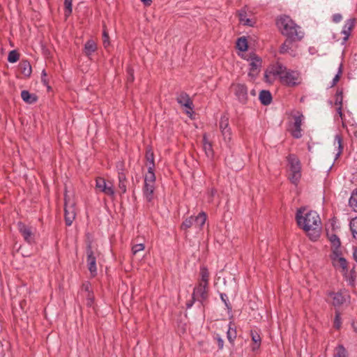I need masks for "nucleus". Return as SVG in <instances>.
<instances>
[{
  "label": "nucleus",
  "instance_id": "f257e3e1",
  "mask_svg": "<svg viewBox=\"0 0 357 357\" xmlns=\"http://www.w3.org/2000/svg\"><path fill=\"white\" fill-rule=\"evenodd\" d=\"M305 208H298L296 213V220L299 228L303 229L312 241L320 236L321 219L314 211L305 213Z\"/></svg>",
  "mask_w": 357,
  "mask_h": 357
},
{
  "label": "nucleus",
  "instance_id": "f03ea898",
  "mask_svg": "<svg viewBox=\"0 0 357 357\" xmlns=\"http://www.w3.org/2000/svg\"><path fill=\"white\" fill-rule=\"evenodd\" d=\"M276 26L280 33L289 38L301 40L303 38V33L298 31L300 26L288 15H280L276 20Z\"/></svg>",
  "mask_w": 357,
  "mask_h": 357
},
{
  "label": "nucleus",
  "instance_id": "7ed1b4c3",
  "mask_svg": "<svg viewBox=\"0 0 357 357\" xmlns=\"http://www.w3.org/2000/svg\"><path fill=\"white\" fill-rule=\"evenodd\" d=\"M287 160L291 172L289 179L292 183L296 185L301 177V165L300 160L295 154H289L287 157Z\"/></svg>",
  "mask_w": 357,
  "mask_h": 357
},
{
  "label": "nucleus",
  "instance_id": "20e7f679",
  "mask_svg": "<svg viewBox=\"0 0 357 357\" xmlns=\"http://www.w3.org/2000/svg\"><path fill=\"white\" fill-rule=\"evenodd\" d=\"M230 90L236 97V100L241 105H246L248 102V89L245 84L233 83Z\"/></svg>",
  "mask_w": 357,
  "mask_h": 357
},
{
  "label": "nucleus",
  "instance_id": "39448f33",
  "mask_svg": "<svg viewBox=\"0 0 357 357\" xmlns=\"http://www.w3.org/2000/svg\"><path fill=\"white\" fill-rule=\"evenodd\" d=\"M300 73L298 71L289 70L280 79V82L287 86L294 87L298 85L300 82Z\"/></svg>",
  "mask_w": 357,
  "mask_h": 357
},
{
  "label": "nucleus",
  "instance_id": "423d86ee",
  "mask_svg": "<svg viewBox=\"0 0 357 357\" xmlns=\"http://www.w3.org/2000/svg\"><path fill=\"white\" fill-rule=\"evenodd\" d=\"M326 295L332 299V305L337 309V307H340L344 305L349 298L346 291L340 290L337 292L335 291H327Z\"/></svg>",
  "mask_w": 357,
  "mask_h": 357
},
{
  "label": "nucleus",
  "instance_id": "0eeeda50",
  "mask_svg": "<svg viewBox=\"0 0 357 357\" xmlns=\"http://www.w3.org/2000/svg\"><path fill=\"white\" fill-rule=\"evenodd\" d=\"M192 296L197 299L202 306H204L208 298V286L198 283L194 287Z\"/></svg>",
  "mask_w": 357,
  "mask_h": 357
},
{
  "label": "nucleus",
  "instance_id": "6e6552de",
  "mask_svg": "<svg viewBox=\"0 0 357 357\" xmlns=\"http://www.w3.org/2000/svg\"><path fill=\"white\" fill-rule=\"evenodd\" d=\"M17 228L24 241L29 245H32L36 243L35 234L33 231L32 227L28 226L22 222H19L17 223Z\"/></svg>",
  "mask_w": 357,
  "mask_h": 357
},
{
  "label": "nucleus",
  "instance_id": "1a4fd4ad",
  "mask_svg": "<svg viewBox=\"0 0 357 357\" xmlns=\"http://www.w3.org/2000/svg\"><path fill=\"white\" fill-rule=\"evenodd\" d=\"M86 254L89 271L93 275H96L97 273L96 257L94 255L91 242H89L86 245Z\"/></svg>",
  "mask_w": 357,
  "mask_h": 357
},
{
  "label": "nucleus",
  "instance_id": "9d476101",
  "mask_svg": "<svg viewBox=\"0 0 357 357\" xmlns=\"http://www.w3.org/2000/svg\"><path fill=\"white\" fill-rule=\"evenodd\" d=\"M342 255H333L331 256L333 265L337 268L341 269V272L344 277L348 274V261L342 256Z\"/></svg>",
  "mask_w": 357,
  "mask_h": 357
},
{
  "label": "nucleus",
  "instance_id": "9b49d317",
  "mask_svg": "<svg viewBox=\"0 0 357 357\" xmlns=\"http://www.w3.org/2000/svg\"><path fill=\"white\" fill-rule=\"evenodd\" d=\"M75 204L69 203L65 197L64 203V219L66 226H70L75 218Z\"/></svg>",
  "mask_w": 357,
  "mask_h": 357
},
{
  "label": "nucleus",
  "instance_id": "f8f14e48",
  "mask_svg": "<svg viewBox=\"0 0 357 357\" xmlns=\"http://www.w3.org/2000/svg\"><path fill=\"white\" fill-rule=\"evenodd\" d=\"M296 114H297L294 116V122L293 124V128L291 129L290 132L294 138L300 139L302 137L301 125L304 116L299 112H297Z\"/></svg>",
  "mask_w": 357,
  "mask_h": 357
},
{
  "label": "nucleus",
  "instance_id": "ddd939ff",
  "mask_svg": "<svg viewBox=\"0 0 357 357\" xmlns=\"http://www.w3.org/2000/svg\"><path fill=\"white\" fill-rule=\"evenodd\" d=\"M249 66L248 76L252 79H255L260 72L261 59L258 56L253 54V56H251V61Z\"/></svg>",
  "mask_w": 357,
  "mask_h": 357
},
{
  "label": "nucleus",
  "instance_id": "4468645a",
  "mask_svg": "<svg viewBox=\"0 0 357 357\" xmlns=\"http://www.w3.org/2000/svg\"><path fill=\"white\" fill-rule=\"evenodd\" d=\"M96 188L105 193L107 195L113 197L114 195V190L112 184L107 185L106 180L102 177H98L96 179Z\"/></svg>",
  "mask_w": 357,
  "mask_h": 357
},
{
  "label": "nucleus",
  "instance_id": "2eb2a0df",
  "mask_svg": "<svg viewBox=\"0 0 357 357\" xmlns=\"http://www.w3.org/2000/svg\"><path fill=\"white\" fill-rule=\"evenodd\" d=\"M327 236L331 243L332 252L333 255H342L340 250L341 242L339 237L335 234L327 233Z\"/></svg>",
  "mask_w": 357,
  "mask_h": 357
},
{
  "label": "nucleus",
  "instance_id": "dca6fc26",
  "mask_svg": "<svg viewBox=\"0 0 357 357\" xmlns=\"http://www.w3.org/2000/svg\"><path fill=\"white\" fill-rule=\"evenodd\" d=\"M176 100L178 104L188 109H193V103L189 95L185 92H181L177 97Z\"/></svg>",
  "mask_w": 357,
  "mask_h": 357
},
{
  "label": "nucleus",
  "instance_id": "f3484780",
  "mask_svg": "<svg viewBox=\"0 0 357 357\" xmlns=\"http://www.w3.org/2000/svg\"><path fill=\"white\" fill-rule=\"evenodd\" d=\"M155 184L144 183L143 195L148 202H151L154 199Z\"/></svg>",
  "mask_w": 357,
  "mask_h": 357
},
{
  "label": "nucleus",
  "instance_id": "a211bd4d",
  "mask_svg": "<svg viewBox=\"0 0 357 357\" xmlns=\"http://www.w3.org/2000/svg\"><path fill=\"white\" fill-rule=\"evenodd\" d=\"M355 26V19H349L343 26L342 33L344 35L343 40L347 41Z\"/></svg>",
  "mask_w": 357,
  "mask_h": 357
},
{
  "label": "nucleus",
  "instance_id": "6ab92c4d",
  "mask_svg": "<svg viewBox=\"0 0 357 357\" xmlns=\"http://www.w3.org/2000/svg\"><path fill=\"white\" fill-rule=\"evenodd\" d=\"M203 149L208 159L212 160L214 156V151L213 149L212 144L208 141L206 135H203Z\"/></svg>",
  "mask_w": 357,
  "mask_h": 357
},
{
  "label": "nucleus",
  "instance_id": "aec40b11",
  "mask_svg": "<svg viewBox=\"0 0 357 357\" xmlns=\"http://www.w3.org/2000/svg\"><path fill=\"white\" fill-rule=\"evenodd\" d=\"M98 49L97 44L93 39L88 40L84 44V53L89 57L93 53H94Z\"/></svg>",
  "mask_w": 357,
  "mask_h": 357
},
{
  "label": "nucleus",
  "instance_id": "412c9836",
  "mask_svg": "<svg viewBox=\"0 0 357 357\" xmlns=\"http://www.w3.org/2000/svg\"><path fill=\"white\" fill-rule=\"evenodd\" d=\"M220 129L225 137H230L231 130L229 127V118L223 116L220 121Z\"/></svg>",
  "mask_w": 357,
  "mask_h": 357
},
{
  "label": "nucleus",
  "instance_id": "4be33fe9",
  "mask_svg": "<svg viewBox=\"0 0 357 357\" xmlns=\"http://www.w3.org/2000/svg\"><path fill=\"white\" fill-rule=\"evenodd\" d=\"M19 70L25 77H30L32 73L31 66L27 60H22L19 63Z\"/></svg>",
  "mask_w": 357,
  "mask_h": 357
},
{
  "label": "nucleus",
  "instance_id": "5701e85b",
  "mask_svg": "<svg viewBox=\"0 0 357 357\" xmlns=\"http://www.w3.org/2000/svg\"><path fill=\"white\" fill-rule=\"evenodd\" d=\"M250 336L252 338V341L253 342V344L252 345V351H255L259 349L261 346V338L259 333L255 330L250 331Z\"/></svg>",
  "mask_w": 357,
  "mask_h": 357
},
{
  "label": "nucleus",
  "instance_id": "b1692460",
  "mask_svg": "<svg viewBox=\"0 0 357 357\" xmlns=\"http://www.w3.org/2000/svg\"><path fill=\"white\" fill-rule=\"evenodd\" d=\"M22 99L27 104H33L38 101V96L35 93H31L26 90L21 92Z\"/></svg>",
  "mask_w": 357,
  "mask_h": 357
},
{
  "label": "nucleus",
  "instance_id": "393cba45",
  "mask_svg": "<svg viewBox=\"0 0 357 357\" xmlns=\"http://www.w3.org/2000/svg\"><path fill=\"white\" fill-rule=\"evenodd\" d=\"M259 99L263 105H268L272 102V96L269 91L261 90L259 93Z\"/></svg>",
  "mask_w": 357,
  "mask_h": 357
},
{
  "label": "nucleus",
  "instance_id": "a878e982",
  "mask_svg": "<svg viewBox=\"0 0 357 357\" xmlns=\"http://www.w3.org/2000/svg\"><path fill=\"white\" fill-rule=\"evenodd\" d=\"M333 357H349V354L344 346L342 344H340L335 347Z\"/></svg>",
  "mask_w": 357,
  "mask_h": 357
},
{
  "label": "nucleus",
  "instance_id": "bb28decb",
  "mask_svg": "<svg viewBox=\"0 0 357 357\" xmlns=\"http://www.w3.org/2000/svg\"><path fill=\"white\" fill-rule=\"evenodd\" d=\"M301 40H296L295 38H287V39L284 40V42L281 45L280 47V54H285L289 52L292 47V43L294 42L300 41Z\"/></svg>",
  "mask_w": 357,
  "mask_h": 357
},
{
  "label": "nucleus",
  "instance_id": "cd10ccee",
  "mask_svg": "<svg viewBox=\"0 0 357 357\" xmlns=\"http://www.w3.org/2000/svg\"><path fill=\"white\" fill-rule=\"evenodd\" d=\"M238 18L240 22L243 25L253 26L254 22L251 19L247 17V12L244 8L238 11Z\"/></svg>",
  "mask_w": 357,
  "mask_h": 357
},
{
  "label": "nucleus",
  "instance_id": "c85d7f7f",
  "mask_svg": "<svg viewBox=\"0 0 357 357\" xmlns=\"http://www.w3.org/2000/svg\"><path fill=\"white\" fill-rule=\"evenodd\" d=\"M155 168L153 167H148V172L144 175V183L155 184V174L154 172Z\"/></svg>",
  "mask_w": 357,
  "mask_h": 357
},
{
  "label": "nucleus",
  "instance_id": "c756f323",
  "mask_svg": "<svg viewBox=\"0 0 357 357\" xmlns=\"http://www.w3.org/2000/svg\"><path fill=\"white\" fill-rule=\"evenodd\" d=\"M199 274L201 276V279L199 281V283L208 286L209 272L208 268L204 266H201Z\"/></svg>",
  "mask_w": 357,
  "mask_h": 357
},
{
  "label": "nucleus",
  "instance_id": "7c9ffc66",
  "mask_svg": "<svg viewBox=\"0 0 357 357\" xmlns=\"http://www.w3.org/2000/svg\"><path fill=\"white\" fill-rule=\"evenodd\" d=\"M145 158L149 162V167H153V168H155L154 153L151 146H147L146 148Z\"/></svg>",
  "mask_w": 357,
  "mask_h": 357
},
{
  "label": "nucleus",
  "instance_id": "2f4dec72",
  "mask_svg": "<svg viewBox=\"0 0 357 357\" xmlns=\"http://www.w3.org/2000/svg\"><path fill=\"white\" fill-rule=\"evenodd\" d=\"M289 70L282 65L281 63H278L272 70V73L274 75L279 76L280 79Z\"/></svg>",
  "mask_w": 357,
  "mask_h": 357
},
{
  "label": "nucleus",
  "instance_id": "473e14b6",
  "mask_svg": "<svg viewBox=\"0 0 357 357\" xmlns=\"http://www.w3.org/2000/svg\"><path fill=\"white\" fill-rule=\"evenodd\" d=\"M234 325L232 322H230L229 324V328L227 332V337L228 341L232 344H234V341L236 338V330L235 328H232L231 326Z\"/></svg>",
  "mask_w": 357,
  "mask_h": 357
},
{
  "label": "nucleus",
  "instance_id": "72a5a7b5",
  "mask_svg": "<svg viewBox=\"0 0 357 357\" xmlns=\"http://www.w3.org/2000/svg\"><path fill=\"white\" fill-rule=\"evenodd\" d=\"M349 204L355 212H357V188L354 189L349 200Z\"/></svg>",
  "mask_w": 357,
  "mask_h": 357
},
{
  "label": "nucleus",
  "instance_id": "f704fd0d",
  "mask_svg": "<svg viewBox=\"0 0 357 357\" xmlns=\"http://www.w3.org/2000/svg\"><path fill=\"white\" fill-rule=\"evenodd\" d=\"M236 47L241 52H245L248 50V45L245 37H241L237 39Z\"/></svg>",
  "mask_w": 357,
  "mask_h": 357
},
{
  "label": "nucleus",
  "instance_id": "c9c22d12",
  "mask_svg": "<svg viewBox=\"0 0 357 357\" xmlns=\"http://www.w3.org/2000/svg\"><path fill=\"white\" fill-rule=\"evenodd\" d=\"M333 327L336 330H340L342 327L341 313L338 309H335V317L333 320Z\"/></svg>",
  "mask_w": 357,
  "mask_h": 357
},
{
  "label": "nucleus",
  "instance_id": "e433bc0d",
  "mask_svg": "<svg viewBox=\"0 0 357 357\" xmlns=\"http://www.w3.org/2000/svg\"><path fill=\"white\" fill-rule=\"evenodd\" d=\"M206 218V214L204 212H201L197 216L194 217V223L202 227L205 224Z\"/></svg>",
  "mask_w": 357,
  "mask_h": 357
},
{
  "label": "nucleus",
  "instance_id": "4c0bfd02",
  "mask_svg": "<svg viewBox=\"0 0 357 357\" xmlns=\"http://www.w3.org/2000/svg\"><path fill=\"white\" fill-rule=\"evenodd\" d=\"M336 143L338 145V152L336 154V158H337L342 154L343 151L342 137L340 135H335L334 144H335Z\"/></svg>",
  "mask_w": 357,
  "mask_h": 357
},
{
  "label": "nucleus",
  "instance_id": "58836bf2",
  "mask_svg": "<svg viewBox=\"0 0 357 357\" xmlns=\"http://www.w3.org/2000/svg\"><path fill=\"white\" fill-rule=\"evenodd\" d=\"M194 224V217L190 216L188 218H186L183 222H182L181 225V229L182 230L186 231L188 229L190 228L192 225Z\"/></svg>",
  "mask_w": 357,
  "mask_h": 357
},
{
  "label": "nucleus",
  "instance_id": "ea45409f",
  "mask_svg": "<svg viewBox=\"0 0 357 357\" xmlns=\"http://www.w3.org/2000/svg\"><path fill=\"white\" fill-rule=\"evenodd\" d=\"M20 59V53L14 50H11L9 53H8V62L10 63H15L17 62Z\"/></svg>",
  "mask_w": 357,
  "mask_h": 357
},
{
  "label": "nucleus",
  "instance_id": "a19ab883",
  "mask_svg": "<svg viewBox=\"0 0 357 357\" xmlns=\"http://www.w3.org/2000/svg\"><path fill=\"white\" fill-rule=\"evenodd\" d=\"M72 3L73 0H64V14L66 17H69L73 12V7H72Z\"/></svg>",
  "mask_w": 357,
  "mask_h": 357
},
{
  "label": "nucleus",
  "instance_id": "79ce46f5",
  "mask_svg": "<svg viewBox=\"0 0 357 357\" xmlns=\"http://www.w3.org/2000/svg\"><path fill=\"white\" fill-rule=\"evenodd\" d=\"M351 231L353 237L357 239V217L351 220L349 223Z\"/></svg>",
  "mask_w": 357,
  "mask_h": 357
},
{
  "label": "nucleus",
  "instance_id": "37998d69",
  "mask_svg": "<svg viewBox=\"0 0 357 357\" xmlns=\"http://www.w3.org/2000/svg\"><path fill=\"white\" fill-rule=\"evenodd\" d=\"M102 43L105 48L110 45L109 33L105 24L103 25L102 30Z\"/></svg>",
  "mask_w": 357,
  "mask_h": 357
},
{
  "label": "nucleus",
  "instance_id": "c03bdc74",
  "mask_svg": "<svg viewBox=\"0 0 357 357\" xmlns=\"http://www.w3.org/2000/svg\"><path fill=\"white\" fill-rule=\"evenodd\" d=\"M343 91L342 89H337L335 93V104L337 106H342Z\"/></svg>",
  "mask_w": 357,
  "mask_h": 357
},
{
  "label": "nucleus",
  "instance_id": "a18cd8bd",
  "mask_svg": "<svg viewBox=\"0 0 357 357\" xmlns=\"http://www.w3.org/2000/svg\"><path fill=\"white\" fill-rule=\"evenodd\" d=\"M220 296L222 301L225 303L228 311L229 312L231 311L232 306L229 301L227 295L225 293H220Z\"/></svg>",
  "mask_w": 357,
  "mask_h": 357
},
{
  "label": "nucleus",
  "instance_id": "49530a36",
  "mask_svg": "<svg viewBox=\"0 0 357 357\" xmlns=\"http://www.w3.org/2000/svg\"><path fill=\"white\" fill-rule=\"evenodd\" d=\"M342 73V65L340 64L339 66V68H338L337 73L335 75V76L333 79L332 84L331 86V87H333L334 86H335L337 84V83L339 82V80L340 79Z\"/></svg>",
  "mask_w": 357,
  "mask_h": 357
},
{
  "label": "nucleus",
  "instance_id": "de8ad7c7",
  "mask_svg": "<svg viewBox=\"0 0 357 357\" xmlns=\"http://www.w3.org/2000/svg\"><path fill=\"white\" fill-rule=\"evenodd\" d=\"M126 72H127V75H128L127 82H130V83L133 82L135 80L134 69L132 67L128 66L126 69Z\"/></svg>",
  "mask_w": 357,
  "mask_h": 357
},
{
  "label": "nucleus",
  "instance_id": "09e8293b",
  "mask_svg": "<svg viewBox=\"0 0 357 357\" xmlns=\"http://www.w3.org/2000/svg\"><path fill=\"white\" fill-rule=\"evenodd\" d=\"M86 305L88 307H91L95 301V296H94L93 292L87 294V295L86 296Z\"/></svg>",
  "mask_w": 357,
  "mask_h": 357
},
{
  "label": "nucleus",
  "instance_id": "8fccbe9b",
  "mask_svg": "<svg viewBox=\"0 0 357 357\" xmlns=\"http://www.w3.org/2000/svg\"><path fill=\"white\" fill-rule=\"evenodd\" d=\"M144 249V245L143 243L136 244L132 246V252L133 255H136L138 252L142 251Z\"/></svg>",
  "mask_w": 357,
  "mask_h": 357
},
{
  "label": "nucleus",
  "instance_id": "3c124183",
  "mask_svg": "<svg viewBox=\"0 0 357 357\" xmlns=\"http://www.w3.org/2000/svg\"><path fill=\"white\" fill-rule=\"evenodd\" d=\"M207 194H208V202H213V197L217 194V190L215 188H211V189H209L208 190Z\"/></svg>",
  "mask_w": 357,
  "mask_h": 357
},
{
  "label": "nucleus",
  "instance_id": "603ef678",
  "mask_svg": "<svg viewBox=\"0 0 357 357\" xmlns=\"http://www.w3.org/2000/svg\"><path fill=\"white\" fill-rule=\"evenodd\" d=\"M214 338L218 342V349L222 350L224 347V340L218 334H217Z\"/></svg>",
  "mask_w": 357,
  "mask_h": 357
},
{
  "label": "nucleus",
  "instance_id": "864d4df0",
  "mask_svg": "<svg viewBox=\"0 0 357 357\" xmlns=\"http://www.w3.org/2000/svg\"><path fill=\"white\" fill-rule=\"evenodd\" d=\"M47 74L45 70H43L41 74V82L44 84V85L47 86V89L50 90L51 87L48 86V82L46 79Z\"/></svg>",
  "mask_w": 357,
  "mask_h": 357
},
{
  "label": "nucleus",
  "instance_id": "5fc2aeb1",
  "mask_svg": "<svg viewBox=\"0 0 357 357\" xmlns=\"http://www.w3.org/2000/svg\"><path fill=\"white\" fill-rule=\"evenodd\" d=\"M119 188L121 190V194H124L126 192V181H121L119 182Z\"/></svg>",
  "mask_w": 357,
  "mask_h": 357
},
{
  "label": "nucleus",
  "instance_id": "6e6d98bb",
  "mask_svg": "<svg viewBox=\"0 0 357 357\" xmlns=\"http://www.w3.org/2000/svg\"><path fill=\"white\" fill-rule=\"evenodd\" d=\"M356 277V271L354 270V268H353L350 272L349 273L348 272V274H347V277H346L347 278H349L350 280H351L352 282L354 281L355 278Z\"/></svg>",
  "mask_w": 357,
  "mask_h": 357
},
{
  "label": "nucleus",
  "instance_id": "4d7b16f0",
  "mask_svg": "<svg viewBox=\"0 0 357 357\" xmlns=\"http://www.w3.org/2000/svg\"><path fill=\"white\" fill-rule=\"evenodd\" d=\"M195 301H197V299L193 296H192L191 299L186 303V307L188 309L191 308L194 303H195Z\"/></svg>",
  "mask_w": 357,
  "mask_h": 357
},
{
  "label": "nucleus",
  "instance_id": "13d9d810",
  "mask_svg": "<svg viewBox=\"0 0 357 357\" xmlns=\"http://www.w3.org/2000/svg\"><path fill=\"white\" fill-rule=\"evenodd\" d=\"M332 18H333V21L335 23H338L342 20V16L340 13H336L333 15Z\"/></svg>",
  "mask_w": 357,
  "mask_h": 357
},
{
  "label": "nucleus",
  "instance_id": "bf43d9fd",
  "mask_svg": "<svg viewBox=\"0 0 357 357\" xmlns=\"http://www.w3.org/2000/svg\"><path fill=\"white\" fill-rule=\"evenodd\" d=\"M82 289L87 292V294L89 293H92L93 291L91 290V284L89 282H86V283H84L83 285H82Z\"/></svg>",
  "mask_w": 357,
  "mask_h": 357
},
{
  "label": "nucleus",
  "instance_id": "052dcab7",
  "mask_svg": "<svg viewBox=\"0 0 357 357\" xmlns=\"http://www.w3.org/2000/svg\"><path fill=\"white\" fill-rule=\"evenodd\" d=\"M118 178H119V182L126 181V176L123 172L119 173Z\"/></svg>",
  "mask_w": 357,
  "mask_h": 357
},
{
  "label": "nucleus",
  "instance_id": "680f3d73",
  "mask_svg": "<svg viewBox=\"0 0 357 357\" xmlns=\"http://www.w3.org/2000/svg\"><path fill=\"white\" fill-rule=\"evenodd\" d=\"M351 327L354 331L357 334V321L353 320L351 321Z\"/></svg>",
  "mask_w": 357,
  "mask_h": 357
},
{
  "label": "nucleus",
  "instance_id": "e2e57ef3",
  "mask_svg": "<svg viewBox=\"0 0 357 357\" xmlns=\"http://www.w3.org/2000/svg\"><path fill=\"white\" fill-rule=\"evenodd\" d=\"M337 112L338 114V115L340 116V117L342 118L343 116V113H342V106H338V107L337 108Z\"/></svg>",
  "mask_w": 357,
  "mask_h": 357
},
{
  "label": "nucleus",
  "instance_id": "0e129e2a",
  "mask_svg": "<svg viewBox=\"0 0 357 357\" xmlns=\"http://www.w3.org/2000/svg\"><path fill=\"white\" fill-rule=\"evenodd\" d=\"M144 5L150 6L152 3L151 0H140Z\"/></svg>",
  "mask_w": 357,
  "mask_h": 357
},
{
  "label": "nucleus",
  "instance_id": "69168bd1",
  "mask_svg": "<svg viewBox=\"0 0 357 357\" xmlns=\"http://www.w3.org/2000/svg\"><path fill=\"white\" fill-rule=\"evenodd\" d=\"M353 257H354V260L357 263V247L354 249V253H353Z\"/></svg>",
  "mask_w": 357,
  "mask_h": 357
},
{
  "label": "nucleus",
  "instance_id": "338daca9",
  "mask_svg": "<svg viewBox=\"0 0 357 357\" xmlns=\"http://www.w3.org/2000/svg\"><path fill=\"white\" fill-rule=\"evenodd\" d=\"M355 128V130L353 132V135L355 137L357 138V128Z\"/></svg>",
  "mask_w": 357,
  "mask_h": 357
},
{
  "label": "nucleus",
  "instance_id": "774afa93",
  "mask_svg": "<svg viewBox=\"0 0 357 357\" xmlns=\"http://www.w3.org/2000/svg\"><path fill=\"white\" fill-rule=\"evenodd\" d=\"M250 94H251V95H252V96H255V95H256L255 90V89H252V90L250 91Z\"/></svg>",
  "mask_w": 357,
  "mask_h": 357
}]
</instances>
